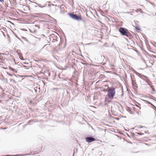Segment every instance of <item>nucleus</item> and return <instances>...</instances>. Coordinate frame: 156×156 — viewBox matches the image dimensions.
I'll return each mask as SVG.
<instances>
[{
  "label": "nucleus",
  "mask_w": 156,
  "mask_h": 156,
  "mask_svg": "<svg viewBox=\"0 0 156 156\" xmlns=\"http://www.w3.org/2000/svg\"><path fill=\"white\" fill-rule=\"evenodd\" d=\"M32 121H31V120H30V121H28V123H30L31 122H32Z\"/></svg>",
  "instance_id": "27"
},
{
  "label": "nucleus",
  "mask_w": 156,
  "mask_h": 156,
  "mask_svg": "<svg viewBox=\"0 0 156 156\" xmlns=\"http://www.w3.org/2000/svg\"><path fill=\"white\" fill-rule=\"evenodd\" d=\"M136 133L138 135H142L144 134V133H138V132H136Z\"/></svg>",
  "instance_id": "18"
},
{
  "label": "nucleus",
  "mask_w": 156,
  "mask_h": 156,
  "mask_svg": "<svg viewBox=\"0 0 156 156\" xmlns=\"http://www.w3.org/2000/svg\"><path fill=\"white\" fill-rule=\"evenodd\" d=\"M81 20L84 24H85L86 23V21L84 20H83L82 19V20Z\"/></svg>",
  "instance_id": "16"
},
{
  "label": "nucleus",
  "mask_w": 156,
  "mask_h": 156,
  "mask_svg": "<svg viewBox=\"0 0 156 156\" xmlns=\"http://www.w3.org/2000/svg\"><path fill=\"white\" fill-rule=\"evenodd\" d=\"M55 37V38H54L53 37H50V41H52V42H53L55 41V40H56V37Z\"/></svg>",
  "instance_id": "10"
},
{
  "label": "nucleus",
  "mask_w": 156,
  "mask_h": 156,
  "mask_svg": "<svg viewBox=\"0 0 156 156\" xmlns=\"http://www.w3.org/2000/svg\"><path fill=\"white\" fill-rule=\"evenodd\" d=\"M154 109V110L156 112V109Z\"/></svg>",
  "instance_id": "34"
},
{
  "label": "nucleus",
  "mask_w": 156,
  "mask_h": 156,
  "mask_svg": "<svg viewBox=\"0 0 156 156\" xmlns=\"http://www.w3.org/2000/svg\"><path fill=\"white\" fill-rule=\"evenodd\" d=\"M86 141L88 143H91L93 141H95V139L92 136H88L85 138Z\"/></svg>",
  "instance_id": "5"
},
{
  "label": "nucleus",
  "mask_w": 156,
  "mask_h": 156,
  "mask_svg": "<svg viewBox=\"0 0 156 156\" xmlns=\"http://www.w3.org/2000/svg\"><path fill=\"white\" fill-rule=\"evenodd\" d=\"M3 89H2V91L0 90V91H1L0 92V98L1 99H4L6 95V94L3 92Z\"/></svg>",
  "instance_id": "7"
},
{
  "label": "nucleus",
  "mask_w": 156,
  "mask_h": 156,
  "mask_svg": "<svg viewBox=\"0 0 156 156\" xmlns=\"http://www.w3.org/2000/svg\"><path fill=\"white\" fill-rule=\"evenodd\" d=\"M111 146H112V147H114V145H111Z\"/></svg>",
  "instance_id": "36"
},
{
  "label": "nucleus",
  "mask_w": 156,
  "mask_h": 156,
  "mask_svg": "<svg viewBox=\"0 0 156 156\" xmlns=\"http://www.w3.org/2000/svg\"><path fill=\"white\" fill-rule=\"evenodd\" d=\"M0 90H2V88L0 87Z\"/></svg>",
  "instance_id": "31"
},
{
  "label": "nucleus",
  "mask_w": 156,
  "mask_h": 156,
  "mask_svg": "<svg viewBox=\"0 0 156 156\" xmlns=\"http://www.w3.org/2000/svg\"><path fill=\"white\" fill-rule=\"evenodd\" d=\"M134 27L137 30H141L140 28L138 26V25L135 26Z\"/></svg>",
  "instance_id": "11"
},
{
  "label": "nucleus",
  "mask_w": 156,
  "mask_h": 156,
  "mask_svg": "<svg viewBox=\"0 0 156 156\" xmlns=\"http://www.w3.org/2000/svg\"><path fill=\"white\" fill-rule=\"evenodd\" d=\"M2 34H3V35H4L5 37V36H5V35L4 34V33L3 32H2Z\"/></svg>",
  "instance_id": "25"
},
{
  "label": "nucleus",
  "mask_w": 156,
  "mask_h": 156,
  "mask_svg": "<svg viewBox=\"0 0 156 156\" xmlns=\"http://www.w3.org/2000/svg\"><path fill=\"white\" fill-rule=\"evenodd\" d=\"M132 133V134L133 135H134V133Z\"/></svg>",
  "instance_id": "33"
},
{
  "label": "nucleus",
  "mask_w": 156,
  "mask_h": 156,
  "mask_svg": "<svg viewBox=\"0 0 156 156\" xmlns=\"http://www.w3.org/2000/svg\"><path fill=\"white\" fill-rule=\"evenodd\" d=\"M4 0H0V2H4Z\"/></svg>",
  "instance_id": "24"
},
{
  "label": "nucleus",
  "mask_w": 156,
  "mask_h": 156,
  "mask_svg": "<svg viewBox=\"0 0 156 156\" xmlns=\"http://www.w3.org/2000/svg\"><path fill=\"white\" fill-rule=\"evenodd\" d=\"M19 154H16V155H7V156H18Z\"/></svg>",
  "instance_id": "19"
},
{
  "label": "nucleus",
  "mask_w": 156,
  "mask_h": 156,
  "mask_svg": "<svg viewBox=\"0 0 156 156\" xmlns=\"http://www.w3.org/2000/svg\"><path fill=\"white\" fill-rule=\"evenodd\" d=\"M22 38H23L25 40V41L28 42V40L26 38L24 37H23Z\"/></svg>",
  "instance_id": "17"
},
{
  "label": "nucleus",
  "mask_w": 156,
  "mask_h": 156,
  "mask_svg": "<svg viewBox=\"0 0 156 156\" xmlns=\"http://www.w3.org/2000/svg\"><path fill=\"white\" fill-rule=\"evenodd\" d=\"M66 92L68 94H69V92L67 90H66Z\"/></svg>",
  "instance_id": "32"
},
{
  "label": "nucleus",
  "mask_w": 156,
  "mask_h": 156,
  "mask_svg": "<svg viewBox=\"0 0 156 156\" xmlns=\"http://www.w3.org/2000/svg\"><path fill=\"white\" fill-rule=\"evenodd\" d=\"M146 102L147 103V104H151V103L150 102L148 101H146Z\"/></svg>",
  "instance_id": "22"
},
{
  "label": "nucleus",
  "mask_w": 156,
  "mask_h": 156,
  "mask_svg": "<svg viewBox=\"0 0 156 156\" xmlns=\"http://www.w3.org/2000/svg\"><path fill=\"white\" fill-rule=\"evenodd\" d=\"M109 90L108 91V98L112 99L115 94V89L113 87H108Z\"/></svg>",
  "instance_id": "2"
},
{
  "label": "nucleus",
  "mask_w": 156,
  "mask_h": 156,
  "mask_svg": "<svg viewBox=\"0 0 156 156\" xmlns=\"http://www.w3.org/2000/svg\"><path fill=\"white\" fill-rule=\"evenodd\" d=\"M68 14L71 18L75 20L79 21L82 20V17L80 16H78L73 13H69Z\"/></svg>",
  "instance_id": "3"
},
{
  "label": "nucleus",
  "mask_w": 156,
  "mask_h": 156,
  "mask_svg": "<svg viewBox=\"0 0 156 156\" xmlns=\"http://www.w3.org/2000/svg\"><path fill=\"white\" fill-rule=\"evenodd\" d=\"M1 101H2V100H0V102Z\"/></svg>",
  "instance_id": "37"
},
{
  "label": "nucleus",
  "mask_w": 156,
  "mask_h": 156,
  "mask_svg": "<svg viewBox=\"0 0 156 156\" xmlns=\"http://www.w3.org/2000/svg\"><path fill=\"white\" fill-rule=\"evenodd\" d=\"M99 58L100 60L101 61L103 62L104 61V58H105V57L103 55H100L99 56Z\"/></svg>",
  "instance_id": "8"
},
{
  "label": "nucleus",
  "mask_w": 156,
  "mask_h": 156,
  "mask_svg": "<svg viewBox=\"0 0 156 156\" xmlns=\"http://www.w3.org/2000/svg\"><path fill=\"white\" fill-rule=\"evenodd\" d=\"M119 31L122 36H125L128 37H130L131 36L128 30L125 28L119 27Z\"/></svg>",
  "instance_id": "1"
},
{
  "label": "nucleus",
  "mask_w": 156,
  "mask_h": 156,
  "mask_svg": "<svg viewBox=\"0 0 156 156\" xmlns=\"http://www.w3.org/2000/svg\"><path fill=\"white\" fill-rule=\"evenodd\" d=\"M33 4H37L38 6L40 8H44V7H45L46 5H41L40 4H38L37 3H36V2H33Z\"/></svg>",
  "instance_id": "9"
},
{
  "label": "nucleus",
  "mask_w": 156,
  "mask_h": 156,
  "mask_svg": "<svg viewBox=\"0 0 156 156\" xmlns=\"http://www.w3.org/2000/svg\"><path fill=\"white\" fill-rule=\"evenodd\" d=\"M119 106H118V105L117 106L118 107H119V106H121L122 108V106L120 105V104H119Z\"/></svg>",
  "instance_id": "26"
},
{
  "label": "nucleus",
  "mask_w": 156,
  "mask_h": 156,
  "mask_svg": "<svg viewBox=\"0 0 156 156\" xmlns=\"http://www.w3.org/2000/svg\"><path fill=\"white\" fill-rule=\"evenodd\" d=\"M156 107L154 105H153V106L151 107V108L153 109H156Z\"/></svg>",
  "instance_id": "20"
},
{
  "label": "nucleus",
  "mask_w": 156,
  "mask_h": 156,
  "mask_svg": "<svg viewBox=\"0 0 156 156\" xmlns=\"http://www.w3.org/2000/svg\"><path fill=\"white\" fill-rule=\"evenodd\" d=\"M9 69L10 70L12 71L13 72H16V70L15 69H14V68H13L11 67H9Z\"/></svg>",
  "instance_id": "13"
},
{
  "label": "nucleus",
  "mask_w": 156,
  "mask_h": 156,
  "mask_svg": "<svg viewBox=\"0 0 156 156\" xmlns=\"http://www.w3.org/2000/svg\"><path fill=\"white\" fill-rule=\"evenodd\" d=\"M106 97H105V102H106Z\"/></svg>",
  "instance_id": "30"
},
{
  "label": "nucleus",
  "mask_w": 156,
  "mask_h": 156,
  "mask_svg": "<svg viewBox=\"0 0 156 156\" xmlns=\"http://www.w3.org/2000/svg\"><path fill=\"white\" fill-rule=\"evenodd\" d=\"M141 78L146 82L150 86V87L151 88H152V89H153V86L151 84V82L147 77L145 75H143L142 77H141Z\"/></svg>",
  "instance_id": "4"
},
{
  "label": "nucleus",
  "mask_w": 156,
  "mask_h": 156,
  "mask_svg": "<svg viewBox=\"0 0 156 156\" xmlns=\"http://www.w3.org/2000/svg\"><path fill=\"white\" fill-rule=\"evenodd\" d=\"M32 5H34L35 7H37V5H34V4H33V3H32Z\"/></svg>",
  "instance_id": "28"
},
{
  "label": "nucleus",
  "mask_w": 156,
  "mask_h": 156,
  "mask_svg": "<svg viewBox=\"0 0 156 156\" xmlns=\"http://www.w3.org/2000/svg\"><path fill=\"white\" fill-rule=\"evenodd\" d=\"M154 57L155 58H156V56H154Z\"/></svg>",
  "instance_id": "38"
},
{
  "label": "nucleus",
  "mask_w": 156,
  "mask_h": 156,
  "mask_svg": "<svg viewBox=\"0 0 156 156\" xmlns=\"http://www.w3.org/2000/svg\"><path fill=\"white\" fill-rule=\"evenodd\" d=\"M150 105H151V106H153V105H154L153 104H152V103H151V104H150Z\"/></svg>",
  "instance_id": "29"
},
{
  "label": "nucleus",
  "mask_w": 156,
  "mask_h": 156,
  "mask_svg": "<svg viewBox=\"0 0 156 156\" xmlns=\"http://www.w3.org/2000/svg\"><path fill=\"white\" fill-rule=\"evenodd\" d=\"M134 23L135 25L136 26L137 25V23H139V22L138 21H134Z\"/></svg>",
  "instance_id": "15"
},
{
  "label": "nucleus",
  "mask_w": 156,
  "mask_h": 156,
  "mask_svg": "<svg viewBox=\"0 0 156 156\" xmlns=\"http://www.w3.org/2000/svg\"><path fill=\"white\" fill-rule=\"evenodd\" d=\"M132 83H133V80H132Z\"/></svg>",
  "instance_id": "35"
},
{
  "label": "nucleus",
  "mask_w": 156,
  "mask_h": 156,
  "mask_svg": "<svg viewBox=\"0 0 156 156\" xmlns=\"http://www.w3.org/2000/svg\"><path fill=\"white\" fill-rule=\"evenodd\" d=\"M20 59L22 60H24V59H23V57H20Z\"/></svg>",
  "instance_id": "23"
},
{
  "label": "nucleus",
  "mask_w": 156,
  "mask_h": 156,
  "mask_svg": "<svg viewBox=\"0 0 156 156\" xmlns=\"http://www.w3.org/2000/svg\"><path fill=\"white\" fill-rule=\"evenodd\" d=\"M137 127L139 128H145V126H142L141 125H139L138 126H137Z\"/></svg>",
  "instance_id": "14"
},
{
  "label": "nucleus",
  "mask_w": 156,
  "mask_h": 156,
  "mask_svg": "<svg viewBox=\"0 0 156 156\" xmlns=\"http://www.w3.org/2000/svg\"><path fill=\"white\" fill-rule=\"evenodd\" d=\"M7 22H8V23H11V24H12V25H14V23H12L10 21H7Z\"/></svg>",
  "instance_id": "21"
},
{
  "label": "nucleus",
  "mask_w": 156,
  "mask_h": 156,
  "mask_svg": "<svg viewBox=\"0 0 156 156\" xmlns=\"http://www.w3.org/2000/svg\"><path fill=\"white\" fill-rule=\"evenodd\" d=\"M43 70H41L40 72V73H43L44 74V75L46 76H50V73L48 72V70H46V71H44V73L42 71Z\"/></svg>",
  "instance_id": "6"
},
{
  "label": "nucleus",
  "mask_w": 156,
  "mask_h": 156,
  "mask_svg": "<svg viewBox=\"0 0 156 156\" xmlns=\"http://www.w3.org/2000/svg\"><path fill=\"white\" fill-rule=\"evenodd\" d=\"M136 74L140 78H141L142 77V76L143 75H142L140 73L138 72H137L136 73Z\"/></svg>",
  "instance_id": "12"
}]
</instances>
